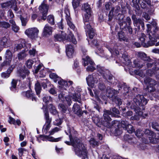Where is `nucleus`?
Returning <instances> with one entry per match:
<instances>
[{"instance_id": "1", "label": "nucleus", "mask_w": 159, "mask_h": 159, "mask_svg": "<svg viewBox=\"0 0 159 159\" xmlns=\"http://www.w3.org/2000/svg\"><path fill=\"white\" fill-rule=\"evenodd\" d=\"M133 102L131 103L128 101L126 104L128 107L133 109L135 112V114L130 117V120H138L140 117L144 118L147 116V113L143 114L141 110L145 109V106L148 103V100L143 95L138 94L134 98Z\"/></svg>"}, {"instance_id": "2", "label": "nucleus", "mask_w": 159, "mask_h": 159, "mask_svg": "<svg viewBox=\"0 0 159 159\" xmlns=\"http://www.w3.org/2000/svg\"><path fill=\"white\" fill-rule=\"evenodd\" d=\"M69 133L70 141H65V143L68 145L73 146L75 154L82 159H88L86 149L81 140L78 138L77 132L72 128L70 129Z\"/></svg>"}, {"instance_id": "3", "label": "nucleus", "mask_w": 159, "mask_h": 159, "mask_svg": "<svg viewBox=\"0 0 159 159\" xmlns=\"http://www.w3.org/2000/svg\"><path fill=\"white\" fill-rule=\"evenodd\" d=\"M155 67H153L152 69H149L147 70L145 78L144 79V82L147 85V90L150 93L155 91L156 89L155 86L157 84V82L155 80L147 76H152L155 75L156 77V73L155 69Z\"/></svg>"}, {"instance_id": "4", "label": "nucleus", "mask_w": 159, "mask_h": 159, "mask_svg": "<svg viewBox=\"0 0 159 159\" xmlns=\"http://www.w3.org/2000/svg\"><path fill=\"white\" fill-rule=\"evenodd\" d=\"M112 111L105 110L104 111V119L107 122V124H104V125L108 128H110L112 126L116 127L118 126L119 122L118 121L114 120L111 123V119L109 116L111 115L112 116H115V114H118L120 113L119 110L116 108L113 107L112 109Z\"/></svg>"}, {"instance_id": "5", "label": "nucleus", "mask_w": 159, "mask_h": 159, "mask_svg": "<svg viewBox=\"0 0 159 159\" xmlns=\"http://www.w3.org/2000/svg\"><path fill=\"white\" fill-rule=\"evenodd\" d=\"M112 44H107L105 46L108 49L111 53L112 56L113 57L114 56H117L118 55L121 54L122 57V58L123 60L122 62L123 63L127 66L130 65L131 61L128 57L127 55L125 53L123 54L122 52L120 51L122 47L120 46H118L116 45H115L114 48L112 49Z\"/></svg>"}, {"instance_id": "6", "label": "nucleus", "mask_w": 159, "mask_h": 159, "mask_svg": "<svg viewBox=\"0 0 159 159\" xmlns=\"http://www.w3.org/2000/svg\"><path fill=\"white\" fill-rule=\"evenodd\" d=\"M97 71L102 76L103 78L112 85L116 84L117 80L113 79V76L111 74L109 71L103 66L98 65L97 66Z\"/></svg>"}, {"instance_id": "7", "label": "nucleus", "mask_w": 159, "mask_h": 159, "mask_svg": "<svg viewBox=\"0 0 159 159\" xmlns=\"http://www.w3.org/2000/svg\"><path fill=\"white\" fill-rule=\"evenodd\" d=\"M82 51L84 56H83L82 59L84 61V66H88L86 68L87 71H93L96 69V67H97L94 63L92 60L89 57L87 56L85 57L84 55L87 52V50L85 49H82Z\"/></svg>"}, {"instance_id": "8", "label": "nucleus", "mask_w": 159, "mask_h": 159, "mask_svg": "<svg viewBox=\"0 0 159 159\" xmlns=\"http://www.w3.org/2000/svg\"><path fill=\"white\" fill-rule=\"evenodd\" d=\"M83 18L84 24V27L86 32L87 35H88L90 39H92L95 36V33L93 29L91 28L89 22V18Z\"/></svg>"}, {"instance_id": "9", "label": "nucleus", "mask_w": 159, "mask_h": 159, "mask_svg": "<svg viewBox=\"0 0 159 159\" xmlns=\"http://www.w3.org/2000/svg\"><path fill=\"white\" fill-rule=\"evenodd\" d=\"M13 55L12 52L9 49H7L5 52L4 57L5 60L0 64V71L3 67L10 65L12 60Z\"/></svg>"}, {"instance_id": "10", "label": "nucleus", "mask_w": 159, "mask_h": 159, "mask_svg": "<svg viewBox=\"0 0 159 159\" xmlns=\"http://www.w3.org/2000/svg\"><path fill=\"white\" fill-rule=\"evenodd\" d=\"M114 9L115 10V11H113V15L115 16H117L116 18L119 22V25H120V28L122 29L126 25L125 21L124 19V16L123 15L118 13L120 10V7H116V8H114Z\"/></svg>"}, {"instance_id": "11", "label": "nucleus", "mask_w": 159, "mask_h": 159, "mask_svg": "<svg viewBox=\"0 0 159 159\" xmlns=\"http://www.w3.org/2000/svg\"><path fill=\"white\" fill-rule=\"evenodd\" d=\"M98 75V74L94 73L86 77V81L89 86L93 88L95 84L98 83L99 78Z\"/></svg>"}, {"instance_id": "12", "label": "nucleus", "mask_w": 159, "mask_h": 159, "mask_svg": "<svg viewBox=\"0 0 159 159\" xmlns=\"http://www.w3.org/2000/svg\"><path fill=\"white\" fill-rule=\"evenodd\" d=\"M39 31L37 28H30L27 29L25 31V33L29 38L35 39L38 38Z\"/></svg>"}, {"instance_id": "13", "label": "nucleus", "mask_w": 159, "mask_h": 159, "mask_svg": "<svg viewBox=\"0 0 159 159\" xmlns=\"http://www.w3.org/2000/svg\"><path fill=\"white\" fill-rule=\"evenodd\" d=\"M48 6L43 3H42L41 5L39 6V10L42 13V16L40 19L39 18L37 19L38 21L40 22V20H46L47 12L48 10Z\"/></svg>"}, {"instance_id": "14", "label": "nucleus", "mask_w": 159, "mask_h": 159, "mask_svg": "<svg viewBox=\"0 0 159 159\" xmlns=\"http://www.w3.org/2000/svg\"><path fill=\"white\" fill-rule=\"evenodd\" d=\"M62 137L54 138L52 136L44 135H40L39 137L37 138V140L39 143L41 142L40 140H42L43 141H48L52 142H57L60 141Z\"/></svg>"}, {"instance_id": "15", "label": "nucleus", "mask_w": 159, "mask_h": 159, "mask_svg": "<svg viewBox=\"0 0 159 159\" xmlns=\"http://www.w3.org/2000/svg\"><path fill=\"white\" fill-rule=\"evenodd\" d=\"M81 10L86 12L83 18H90L92 13L91 8L90 5L87 3H84L82 6Z\"/></svg>"}, {"instance_id": "16", "label": "nucleus", "mask_w": 159, "mask_h": 159, "mask_svg": "<svg viewBox=\"0 0 159 159\" xmlns=\"http://www.w3.org/2000/svg\"><path fill=\"white\" fill-rule=\"evenodd\" d=\"M64 13L65 15L66 19L67 24L70 29H72L73 30H75V27L71 21V18L70 17V11L68 8H65Z\"/></svg>"}, {"instance_id": "17", "label": "nucleus", "mask_w": 159, "mask_h": 159, "mask_svg": "<svg viewBox=\"0 0 159 159\" xmlns=\"http://www.w3.org/2000/svg\"><path fill=\"white\" fill-rule=\"evenodd\" d=\"M34 73H38L39 72L38 76L39 77H44L46 74V69H44L42 64H39L37 67L34 68Z\"/></svg>"}, {"instance_id": "18", "label": "nucleus", "mask_w": 159, "mask_h": 159, "mask_svg": "<svg viewBox=\"0 0 159 159\" xmlns=\"http://www.w3.org/2000/svg\"><path fill=\"white\" fill-rule=\"evenodd\" d=\"M119 88V91L122 89L121 93H123L124 95H127L129 92V87H128L125 83L123 82L120 83L118 84L117 85Z\"/></svg>"}, {"instance_id": "19", "label": "nucleus", "mask_w": 159, "mask_h": 159, "mask_svg": "<svg viewBox=\"0 0 159 159\" xmlns=\"http://www.w3.org/2000/svg\"><path fill=\"white\" fill-rule=\"evenodd\" d=\"M57 81L59 84L60 85L59 87L65 90L66 89V88L69 85H70L73 83V82L71 81H69L67 82L61 78V79H59Z\"/></svg>"}, {"instance_id": "20", "label": "nucleus", "mask_w": 159, "mask_h": 159, "mask_svg": "<svg viewBox=\"0 0 159 159\" xmlns=\"http://www.w3.org/2000/svg\"><path fill=\"white\" fill-rule=\"evenodd\" d=\"M21 95L23 97L28 99L31 98L32 101H36V98L34 96V94L30 90L23 92L21 93Z\"/></svg>"}, {"instance_id": "21", "label": "nucleus", "mask_w": 159, "mask_h": 159, "mask_svg": "<svg viewBox=\"0 0 159 159\" xmlns=\"http://www.w3.org/2000/svg\"><path fill=\"white\" fill-rule=\"evenodd\" d=\"M58 98L62 102L65 103H67L70 106L72 103V101L70 98L69 97H66L64 96L63 93H61L58 95Z\"/></svg>"}, {"instance_id": "22", "label": "nucleus", "mask_w": 159, "mask_h": 159, "mask_svg": "<svg viewBox=\"0 0 159 159\" xmlns=\"http://www.w3.org/2000/svg\"><path fill=\"white\" fill-rule=\"evenodd\" d=\"M92 120L96 125L99 127H101L102 125H104V124H107V122L105 121V122L103 123L102 122L101 119H100L98 116H95L92 117Z\"/></svg>"}, {"instance_id": "23", "label": "nucleus", "mask_w": 159, "mask_h": 159, "mask_svg": "<svg viewBox=\"0 0 159 159\" xmlns=\"http://www.w3.org/2000/svg\"><path fill=\"white\" fill-rule=\"evenodd\" d=\"M66 53L69 58H72L74 55V49L73 46L69 45L66 46Z\"/></svg>"}, {"instance_id": "24", "label": "nucleus", "mask_w": 159, "mask_h": 159, "mask_svg": "<svg viewBox=\"0 0 159 159\" xmlns=\"http://www.w3.org/2000/svg\"><path fill=\"white\" fill-rule=\"evenodd\" d=\"M72 110L75 114L79 116H81L83 113V112L82 110L80 105H78L77 103H75L74 104L72 108Z\"/></svg>"}, {"instance_id": "25", "label": "nucleus", "mask_w": 159, "mask_h": 159, "mask_svg": "<svg viewBox=\"0 0 159 159\" xmlns=\"http://www.w3.org/2000/svg\"><path fill=\"white\" fill-rule=\"evenodd\" d=\"M52 28L48 25L46 24L43 29V34L44 36L48 37L52 33Z\"/></svg>"}, {"instance_id": "26", "label": "nucleus", "mask_w": 159, "mask_h": 159, "mask_svg": "<svg viewBox=\"0 0 159 159\" xmlns=\"http://www.w3.org/2000/svg\"><path fill=\"white\" fill-rule=\"evenodd\" d=\"M69 97L71 98L74 101H77L80 103H81V94L80 93H72L70 95Z\"/></svg>"}, {"instance_id": "27", "label": "nucleus", "mask_w": 159, "mask_h": 159, "mask_svg": "<svg viewBox=\"0 0 159 159\" xmlns=\"http://www.w3.org/2000/svg\"><path fill=\"white\" fill-rule=\"evenodd\" d=\"M19 76L22 79L25 78L26 75H28L30 73L28 70L25 69H21L18 71Z\"/></svg>"}, {"instance_id": "28", "label": "nucleus", "mask_w": 159, "mask_h": 159, "mask_svg": "<svg viewBox=\"0 0 159 159\" xmlns=\"http://www.w3.org/2000/svg\"><path fill=\"white\" fill-rule=\"evenodd\" d=\"M137 57L144 61H151V58L147 56V55L144 52H140L138 53Z\"/></svg>"}, {"instance_id": "29", "label": "nucleus", "mask_w": 159, "mask_h": 159, "mask_svg": "<svg viewBox=\"0 0 159 159\" xmlns=\"http://www.w3.org/2000/svg\"><path fill=\"white\" fill-rule=\"evenodd\" d=\"M55 39L59 41H63L66 40V34L63 31L61 32V34H58L55 35L54 36Z\"/></svg>"}, {"instance_id": "30", "label": "nucleus", "mask_w": 159, "mask_h": 159, "mask_svg": "<svg viewBox=\"0 0 159 159\" xmlns=\"http://www.w3.org/2000/svg\"><path fill=\"white\" fill-rule=\"evenodd\" d=\"M138 2L141 7L145 8L147 7V5H150L151 4V0H138Z\"/></svg>"}, {"instance_id": "31", "label": "nucleus", "mask_w": 159, "mask_h": 159, "mask_svg": "<svg viewBox=\"0 0 159 159\" xmlns=\"http://www.w3.org/2000/svg\"><path fill=\"white\" fill-rule=\"evenodd\" d=\"M44 115V119L45 121V123L49 124H51L52 119L51 118H50L49 114L47 108H45L43 110Z\"/></svg>"}, {"instance_id": "32", "label": "nucleus", "mask_w": 159, "mask_h": 159, "mask_svg": "<svg viewBox=\"0 0 159 159\" xmlns=\"http://www.w3.org/2000/svg\"><path fill=\"white\" fill-rule=\"evenodd\" d=\"M9 22L11 24L12 30L15 32H17L19 30V28L16 25L15 21L11 19L9 20Z\"/></svg>"}, {"instance_id": "33", "label": "nucleus", "mask_w": 159, "mask_h": 159, "mask_svg": "<svg viewBox=\"0 0 159 159\" xmlns=\"http://www.w3.org/2000/svg\"><path fill=\"white\" fill-rule=\"evenodd\" d=\"M134 65V67L138 68L139 69L141 68L144 66V64H143L139 59H137L134 60L133 61Z\"/></svg>"}, {"instance_id": "34", "label": "nucleus", "mask_w": 159, "mask_h": 159, "mask_svg": "<svg viewBox=\"0 0 159 159\" xmlns=\"http://www.w3.org/2000/svg\"><path fill=\"white\" fill-rule=\"evenodd\" d=\"M13 4L15 5V0H11L9 2H5L1 4L2 7L3 8H6L10 7H11V6Z\"/></svg>"}, {"instance_id": "35", "label": "nucleus", "mask_w": 159, "mask_h": 159, "mask_svg": "<svg viewBox=\"0 0 159 159\" xmlns=\"http://www.w3.org/2000/svg\"><path fill=\"white\" fill-rule=\"evenodd\" d=\"M66 40L68 41H71L72 43L75 44L77 43V41L75 38L74 37L73 34L70 33L69 34L68 37L67 38Z\"/></svg>"}, {"instance_id": "36", "label": "nucleus", "mask_w": 159, "mask_h": 159, "mask_svg": "<svg viewBox=\"0 0 159 159\" xmlns=\"http://www.w3.org/2000/svg\"><path fill=\"white\" fill-rule=\"evenodd\" d=\"M124 138L125 141H127L130 143H134L135 142L134 141L135 139L134 138L130 137L128 134L125 135L124 136Z\"/></svg>"}, {"instance_id": "37", "label": "nucleus", "mask_w": 159, "mask_h": 159, "mask_svg": "<svg viewBox=\"0 0 159 159\" xmlns=\"http://www.w3.org/2000/svg\"><path fill=\"white\" fill-rule=\"evenodd\" d=\"M27 56L25 51L22 50L21 52H20L17 54V57L19 60H22L25 58Z\"/></svg>"}, {"instance_id": "38", "label": "nucleus", "mask_w": 159, "mask_h": 159, "mask_svg": "<svg viewBox=\"0 0 159 159\" xmlns=\"http://www.w3.org/2000/svg\"><path fill=\"white\" fill-rule=\"evenodd\" d=\"M35 89L37 95H39L41 90V88L40 83L37 81L35 86Z\"/></svg>"}, {"instance_id": "39", "label": "nucleus", "mask_w": 159, "mask_h": 159, "mask_svg": "<svg viewBox=\"0 0 159 159\" xmlns=\"http://www.w3.org/2000/svg\"><path fill=\"white\" fill-rule=\"evenodd\" d=\"M49 77L52 79H53L55 82H57L59 79H61L60 77H59L55 73H51L50 74Z\"/></svg>"}, {"instance_id": "40", "label": "nucleus", "mask_w": 159, "mask_h": 159, "mask_svg": "<svg viewBox=\"0 0 159 159\" xmlns=\"http://www.w3.org/2000/svg\"><path fill=\"white\" fill-rule=\"evenodd\" d=\"M119 39L120 41H125L127 39L125 37V34L122 31L118 33Z\"/></svg>"}, {"instance_id": "41", "label": "nucleus", "mask_w": 159, "mask_h": 159, "mask_svg": "<svg viewBox=\"0 0 159 159\" xmlns=\"http://www.w3.org/2000/svg\"><path fill=\"white\" fill-rule=\"evenodd\" d=\"M50 111L51 114L53 115H56L58 112L56 110L55 107L52 104H50L49 106Z\"/></svg>"}, {"instance_id": "42", "label": "nucleus", "mask_w": 159, "mask_h": 159, "mask_svg": "<svg viewBox=\"0 0 159 159\" xmlns=\"http://www.w3.org/2000/svg\"><path fill=\"white\" fill-rule=\"evenodd\" d=\"M134 73L137 75L141 77L142 78H143L145 77V74H144L143 71L140 70H134Z\"/></svg>"}, {"instance_id": "43", "label": "nucleus", "mask_w": 159, "mask_h": 159, "mask_svg": "<svg viewBox=\"0 0 159 159\" xmlns=\"http://www.w3.org/2000/svg\"><path fill=\"white\" fill-rule=\"evenodd\" d=\"M90 144L93 147H94L98 146V143L93 138H91L89 141Z\"/></svg>"}, {"instance_id": "44", "label": "nucleus", "mask_w": 159, "mask_h": 159, "mask_svg": "<svg viewBox=\"0 0 159 159\" xmlns=\"http://www.w3.org/2000/svg\"><path fill=\"white\" fill-rule=\"evenodd\" d=\"M24 44H15L14 48V52L18 51L23 48Z\"/></svg>"}, {"instance_id": "45", "label": "nucleus", "mask_w": 159, "mask_h": 159, "mask_svg": "<svg viewBox=\"0 0 159 159\" xmlns=\"http://www.w3.org/2000/svg\"><path fill=\"white\" fill-rule=\"evenodd\" d=\"M51 127V125L50 124L45 123L44 125L43 131L45 134H47L48 131L49 130Z\"/></svg>"}, {"instance_id": "46", "label": "nucleus", "mask_w": 159, "mask_h": 159, "mask_svg": "<svg viewBox=\"0 0 159 159\" xmlns=\"http://www.w3.org/2000/svg\"><path fill=\"white\" fill-rule=\"evenodd\" d=\"M134 23L135 26H137L139 30L140 29V25L143 23V21L142 19H139L135 21Z\"/></svg>"}, {"instance_id": "47", "label": "nucleus", "mask_w": 159, "mask_h": 159, "mask_svg": "<svg viewBox=\"0 0 159 159\" xmlns=\"http://www.w3.org/2000/svg\"><path fill=\"white\" fill-rule=\"evenodd\" d=\"M80 0H73L72 1V5L74 9L76 12V9L79 6Z\"/></svg>"}, {"instance_id": "48", "label": "nucleus", "mask_w": 159, "mask_h": 159, "mask_svg": "<svg viewBox=\"0 0 159 159\" xmlns=\"http://www.w3.org/2000/svg\"><path fill=\"white\" fill-rule=\"evenodd\" d=\"M17 83V81L14 79L12 80L11 83V86L10 87V89L11 90L14 91L15 90Z\"/></svg>"}, {"instance_id": "49", "label": "nucleus", "mask_w": 159, "mask_h": 159, "mask_svg": "<svg viewBox=\"0 0 159 159\" xmlns=\"http://www.w3.org/2000/svg\"><path fill=\"white\" fill-rule=\"evenodd\" d=\"M125 130H127L129 134L132 133L134 131V129L133 126L130 124L128 125V126L125 129Z\"/></svg>"}, {"instance_id": "50", "label": "nucleus", "mask_w": 159, "mask_h": 159, "mask_svg": "<svg viewBox=\"0 0 159 159\" xmlns=\"http://www.w3.org/2000/svg\"><path fill=\"white\" fill-rule=\"evenodd\" d=\"M43 100L45 103L48 104L49 102H52V98L50 96L46 95L43 98Z\"/></svg>"}, {"instance_id": "51", "label": "nucleus", "mask_w": 159, "mask_h": 159, "mask_svg": "<svg viewBox=\"0 0 159 159\" xmlns=\"http://www.w3.org/2000/svg\"><path fill=\"white\" fill-rule=\"evenodd\" d=\"M58 107L60 110L63 113L66 112L67 108L64 105L60 103Z\"/></svg>"}, {"instance_id": "52", "label": "nucleus", "mask_w": 159, "mask_h": 159, "mask_svg": "<svg viewBox=\"0 0 159 159\" xmlns=\"http://www.w3.org/2000/svg\"><path fill=\"white\" fill-rule=\"evenodd\" d=\"M48 22L51 25H54V18L52 15L49 16L47 19Z\"/></svg>"}, {"instance_id": "53", "label": "nucleus", "mask_w": 159, "mask_h": 159, "mask_svg": "<svg viewBox=\"0 0 159 159\" xmlns=\"http://www.w3.org/2000/svg\"><path fill=\"white\" fill-rule=\"evenodd\" d=\"M34 63V61L31 59L28 60L26 62L25 64L27 68H30L32 67V66Z\"/></svg>"}, {"instance_id": "54", "label": "nucleus", "mask_w": 159, "mask_h": 159, "mask_svg": "<svg viewBox=\"0 0 159 159\" xmlns=\"http://www.w3.org/2000/svg\"><path fill=\"white\" fill-rule=\"evenodd\" d=\"M0 26H1L5 28H7L10 26V24L6 22H0Z\"/></svg>"}, {"instance_id": "55", "label": "nucleus", "mask_w": 159, "mask_h": 159, "mask_svg": "<svg viewBox=\"0 0 159 159\" xmlns=\"http://www.w3.org/2000/svg\"><path fill=\"white\" fill-rule=\"evenodd\" d=\"M114 101L115 102L116 104L118 106L121 105L122 103L121 99L119 98L118 97H116L114 99Z\"/></svg>"}, {"instance_id": "56", "label": "nucleus", "mask_w": 159, "mask_h": 159, "mask_svg": "<svg viewBox=\"0 0 159 159\" xmlns=\"http://www.w3.org/2000/svg\"><path fill=\"white\" fill-rule=\"evenodd\" d=\"M98 89L102 91L104 90L106 88V86L104 83L100 82H99L98 84Z\"/></svg>"}, {"instance_id": "57", "label": "nucleus", "mask_w": 159, "mask_h": 159, "mask_svg": "<svg viewBox=\"0 0 159 159\" xmlns=\"http://www.w3.org/2000/svg\"><path fill=\"white\" fill-rule=\"evenodd\" d=\"M29 53L31 56L34 57L36 54H37V52L35 48H32L29 51Z\"/></svg>"}, {"instance_id": "58", "label": "nucleus", "mask_w": 159, "mask_h": 159, "mask_svg": "<svg viewBox=\"0 0 159 159\" xmlns=\"http://www.w3.org/2000/svg\"><path fill=\"white\" fill-rule=\"evenodd\" d=\"M132 5L136 8V10H139V7L137 3V0H132Z\"/></svg>"}, {"instance_id": "59", "label": "nucleus", "mask_w": 159, "mask_h": 159, "mask_svg": "<svg viewBox=\"0 0 159 159\" xmlns=\"http://www.w3.org/2000/svg\"><path fill=\"white\" fill-rule=\"evenodd\" d=\"M60 130V129L58 127H56L55 128L52 129L49 132V133H50V135H52L55 133L58 132Z\"/></svg>"}, {"instance_id": "60", "label": "nucleus", "mask_w": 159, "mask_h": 159, "mask_svg": "<svg viewBox=\"0 0 159 159\" xmlns=\"http://www.w3.org/2000/svg\"><path fill=\"white\" fill-rule=\"evenodd\" d=\"M10 73L7 71L3 72L1 74L2 77L4 78H7L10 76Z\"/></svg>"}, {"instance_id": "61", "label": "nucleus", "mask_w": 159, "mask_h": 159, "mask_svg": "<svg viewBox=\"0 0 159 159\" xmlns=\"http://www.w3.org/2000/svg\"><path fill=\"white\" fill-rule=\"evenodd\" d=\"M62 123V120L61 119H57L53 121V124L55 125L59 126Z\"/></svg>"}, {"instance_id": "62", "label": "nucleus", "mask_w": 159, "mask_h": 159, "mask_svg": "<svg viewBox=\"0 0 159 159\" xmlns=\"http://www.w3.org/2000/svg\"><path fill=\"white\" fill-rule=\"evenodd\" d=\"M121 123L122 127L125 129L129 125L128 121L126 120L121 121Z\"/></svg>"}, {"instance_id": "63", "label": "nucleus", "mask_w": 159, "mask_h": 159, "mask_svg": "<svg viewBox=\"0 0 159 159\" xmlns=\"http://www.w3.org/2000/svg\"><path fill=\"white\" fill-rule=\"evenodd\" d=\"M14 4H12L11 6V8H12L14 11H15V12L16 13H19V11H18L19 10L18 8H17V6H16V1L15 0V5H13Z\"/></svg>"}, {"instance_id": "64", "label": "nucleus", "mask_w": 159, "mask_h": 159, "mask_svg": "<svg viewBox=\"0 0 159 159\" xmlns=\"http://www.w3.org/2000/svg\"><path fill=\"white\" fill-rule=\"evenodd\" d=\"M113 8H112V10L109 13L108 15V20L109 21H111L112 20L114 16H115L113 15Z\"/></svg>"}]
</instances>
